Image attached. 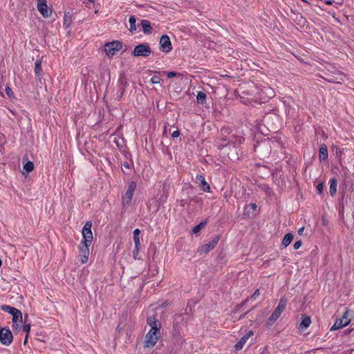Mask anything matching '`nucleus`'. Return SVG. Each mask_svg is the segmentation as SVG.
Returning a JSON list of instances; mask_svg holds the SVG:
<instances>
[{"mask_svg": "<svg viewBox=\"0 0 354 354\" xmlns=\"http://www.w3.org/2000/svg\"><path fill=\"white\" fill-rule=\"evenodd\" d=\"M91 227V221H87L82 228V233L83 239L79 247L80 261L82 263H86L88 259L89 246L91 244L93 238Z\"/></svg>", "mask_w": 354, "mask_h": 354, "instance_id": "nucleus-1", "label": "nucleus"}, {"mask_svg": "<svg viewBox=\"0 0 354 354\" xmlns=\"http://www.w3.org/2000/svg\"><path fill=\"white\" fill-rule=\"evenodd\" d=\"M160 330L150 329L145 337L144 347L151 348L153 347L160 338Z\"/></svg>", "mask_w": 354, "mask_h": 354, "instance_id": "nucleus-2", "label": "nucleus"}, {"mask_svg": "<svg viewBox=\"0 0 354 354\" xmlns=\"http://www.w3.org/2000/svg\"><path fill=\"white\" fill-rule=\"evenodd\" d=\"M151 53V50L148 44L142 43L134 48L132 55L134 57H149Z\"/></svg>", "mask_w": 354, "mask_h": 354, "instance_id": "nucleus-3", "label": "nucleus"}, {"mask_svg": "<svg viewBox=\"0 0 354 354\" xmlns=\"http://www.w3.org/2000/svg\"><path fill=\"white\" fill-rule=\"evenodd\" d=\"M288 303V299L283 297L280 299L277 307L274 309V312L269 317L270 322H275L280 317L283 311L285 310Z\"/></svg>", "mask_w": 354, "mask_h": 354, "instance_id": "nucleus-4", "label": "nucleus"}, {"mask_svg": "<svg viewBox=\"0 0 354 354\" xmlns=\"http://www.w3.org/2000/svg\"><path fill=\"white\" fill-rule=\"evenodd\" d=\"M122 48V44L120 41H113L109 42L104 46V51L109 57H113L121 50Z\"/></svg>", "mask_w": 354, "mask_h": 354, "instance_id": "nucleus-5", "label": "nucleus"}, {"mask_svg": "<svg viewBox=\"0 0 354 354\" xmlns=\"http://www.w3.org/2000/svg\"><path fill=\"white\" fill-rule=\"evenodd\" d=\"M12 334L8 327L0 328V342L2 344L9 346L12 343Z\"/></svg>", "mask_w": 354, "mask_h": 354, "instance_id": "nucleus-6", "label": "nucleus"}, {"mask_svg": "<svg viewBox=\"0 0 354 354\" xmlns=\"http://www.w3.org/2000/svg\"><path fill=\"white\" fill-rule=\"evenodd\" d=\"M136 186L135 181H131L129 183L127 189L122 197V203L124 205H129L131 203Z\"/></svg>", "mask_w": 354, "mask_h": 354, "instance_id": "nucleus-7", "label": "nucleus"}, {"mask_svg": "<svg viewBox=\"0 0 354 354\" xmlns=\"http://www.w3.org/2000/svg\"><path fill=\"white\" fill-rule=\"evenodd\" d=\"M160 50L164 53H168L172 50V45L169 36L162 35L160 39Z\"/></svg>", "mask_w": 354, "mask_h": 354, "instance_id": "nucleus-8", "label": "nucleus"}, {"mask_svg": "<svg viewBox=\"0 0 354 354\" xmlns=\"http://www.w3.org/2000/svg\"><path fill=\"white\" fill-rule=\"evenodd\" d=\"M348 311H346L344 313L342 318L337 319L335 324L331 326L330 330L333 331L347 326L350 323V319H348Z\"/></svg>", "mask_w": 354, "mask_h": 354, "instance_id": "nucleus-9", "label": "nucleus"}, {"mask_svg": "<svg viewBox=\"0 0 354 354\" xmlns=\"http://www.w3.org/2000/svg\"><path fill=\"white\" fill-rule=\"evenodd\" d=\"M219 239H220V236L216 235V236H214L212 239V240L211 241L201 245V248H199L198 251L200 252L207 254L209 252H210L212 249H214L216 247Z\"/></svg>", "mask_w": 354, "mask_h": 354, "instance_id": "nucleus-10", "label": "nucleus"}, {"mask_svg": "<svg viewBox=\"0 0 354 354\" xmlns=\"http://www.w3.org/2000/svg\"><path fill=\"white\" fill-rule=\"evenodd\" d=\"M194 181L198 184V187L202 191L211 192V187L202 174H197Z\"/></svg>", "mask_w": 354, "mask_h": 354, "instance_id": "nucleus-11", "label": "nucleus"}, {"mask_svg": "<svg viewBox=\"0 0 354 354\" xmlns=\"http://www.w3.org/2000/svg\"><path fill=\"white\" fill-rule=\"evenodd\" d=\"M37 8L39 12L44 18L50 17L52 11L47 6L46 1H37Z\"/></svg>", "mask_w": 354, "mask_h": 354, "instance_id": "nucleus-12", "label": "nucleus"}, {"mask_svg": "<svg viewBox=\"0 0 354 354\" xmlns=\"http://www.w3.org/2000/svg\"><path fill=\"white\" fill-rule=\"evenodd\" d=\"M147 323L151 327V330H160L161 323L157 318L156 315L148 317L147 319Z\"/></svg>", "mask_w": 354, "mask_h": 354, "instance_id": "nucleus-13", "label": "nucleus"}, {"mask_svg": "<svg viewBox=\"0 0 354 354\" xmlns=\"http://www.w3.org/2000/svg\"><path fill=\"white\" fill-rule=\"evenodd\" d=\"M254 335L252 330H249L246 334H245L239 341L234 345V349L236 351H240L243 348V346L248 340V339Z\"/></svg>", "mask_w": 354, "mask_h": 354, "instance_id": "nucleus-14", "label": "nucleus"}, {"mask_svg": "<svg viewBox=\"0 0 354 354\" xmlns=\"http://www.w3.org/2000/svg\"><path fill=\"white\" fill-rule=\"evenodd\" d=\"M42 59H43V57H39V59H37L35 63V68H34V72H35V77H36V79L38 80L39 82H41V78H42V67H41V64H42Z\"/></svg>", "mask_w": 354, "mask_h": 354, "instance_id": "nucleus-15", "label": "nucleus"}, {"mask_svg": "<svg viewBox=\"0 0 354 354\" xmlns=\"http://www.w3.org/2000/svg\"><path fill=\"white\" fill-rule=\"evenodd\" d=\"M23 322L22 313L20 310L12 315V326L17 328Z\"/></svg>", "mask_w": 354, "mask_h": 354, "instance_id": "nucleus-16", "label": "nucleus"}, {"mask_svg": "<svg viewBox=\"0 0 354 354\" xmlns=\"http://www.w3.org/2000/svg\"><path fill=\"white\" fill-rule=\"evenodd\" d=\"M140 26H142V31L146 35H149L152 32L153 28L151 26V23L149 20L142 19L140 22Z\"/></svg>", "mask_w": 354, "mask_h": 354, "instance_id": "nucleus-17", "label": "nucleus"}, {"mask_svg": "<svg viewBox=\"0 0 354 354\" xmlns=\"http://www.w3.org/2000/svg\"><path fill=\"white\" fill-rule=\"evenodd\" d=\"M319 159L324 161L328 159V148L324 144L322 145L319 149Z\"/></svg>", "mask_w": 354, "mask_h": 354, "instance_id": "nucleus-18", "label": "nucleus"}, {"mask_svg": "<svg viewBox=\"0 0 354 354\" xmlns=\"http://www.w3.org/2000/svg\"><path fill=\"white\" fill-rule=\"evenodd\" d=\"M293 238H294L293 234H292V233L286 234L282 240L281 248H286L287 246H288L292 241Z\"/></svg>", "mask_w": 354, "mask_h": 354, "instance_id": "nucleus-19", "label": "nucleus"}, {"mask_svg": "<svg viewBox=\"0 0 354 354\" xmlns=\"http://www.w3.org/2000/svg\"><path fill=\"white\" fill-rule=\"evenodd\" d=\"M330 187H329V192L331 196H334L337 192V182L336 178H332L330 179L329 181Z\"/></svg>", "mask_w": 354, "mask_h": 354, "instance_id": "nucleus-20", "label": "nucleus"}, {"mask_svg": "<svg viewBox=\"0 0 354 354\" xmlns=\"http://www.w3.org/2000/svg\"><path fill=\"white\" fill-rule=\"evenodd\" d=\"M1 309L3 311L8 313L9 314L12 315V316L16 314V313L19 310L17 308L8 305H2L1 306Z\"/></svg>", "mask_w": 354, "mask_h": 354, "instance_id": "nucleus-21", "label": "nucleus"}, {"mask_svg": "<svg viewBox=\"0 0 354 354\" xmlns=\"http://www.w3.org/2000/svg\"><path fill=\"white\" fill-rule=\"evenodd\" d=\"M310 324H311L310 317H308V316H304V317H302V320H301V322L300 323L299 327L301 329L307 328L308 327H309Z\"/></svg>", "mask_w": 354, "mask_h": 354, "instance_id": "nucleus-22", "label": "nucleus"}, {"mask_svg": "<svg viewBox=\"0 0 354 354\" xmlns=\"http://www.w3.org/2000/svg\"><path fill=\"white\" fill-rule=\"evenodd\" d=\"M129 22L130 24L129 31L131 32H134L136 30V18L134 15H131L129 19Z\"/></svg>", "mask_w": 354, "mask_h": 354, "instance_id": "nucleus-23", "label": "nucleus"}, {"mask_svg": "<svg viewBox=\"0 0 354 354\" xmlns=\"http://www.w3.org/2000/svg\"><path fill=\"white\" fill-rule=\"evenodd\" d=\"M196 101L198 104H204L206 101V94L203 91H198L196 95Z\"/></svg>", "mask_w": 354, "mask_h": 354, "instance_id": "nucleus-24", "label": "nucleus"}, {"mask_svg": "<svg viewBox=\"0 0 354 354\" xmlns=\"http://www.w3.org/2000/svg\"><path fill=\"white\" fill-rule=\"evenodd\" d=\"M72 23V17L68 14H66L64 17V23L63 25L65 28H68Z\"/></svg>", "mask_w": 354, "mask_h": 354, "instance_id": "nucleus-25", "label": "nucleus"}, {"mask_svg": "<svg viewBox=\"0 0 354 354\" xmlns=\"http://www.w3.org/2000/svg\"><path fill=\"white\" fill-rule=\"evenodd\" d=\"M207 224V221L201 222L198 225L194 227L192 229V233L193 234H197L200 232V230L205 227V225Z\"/></svg>", "mask_w": 354, "mask_h": 354, "instance_id": "nucleus-26", "label": "nucleus"}, {"mask_svg": "<svg viewBox=\"0 0 354 354\" xmlns=\"http://www.w3.org/2000/svg\"><path fill=\"white\" fill-rule=\"evenodd\" d=\"M34 169V164L31 161H28L26 164L24 165V169L29 174Z\"/></svg>", "mask_w": 354, "mask_h": 354, "instance_id": "nucleus-27", "label": "nucleus"}, {"mask_svg": "<svg viewBox=\"0 0 354 354\" xmlns=\"http://www.w3.org/2000/svg\"><path fill=\"white\" fill-rule=\"evenodd\" d=\"M28 318V315L26 314L24 316V325L23 326V330L26 332V334H28L30 331V324H26V321Z\"/></svg>", "mask_w": 354, "mask_h": 354, "instance_id": "nucleus-28", "label": "nucleus"}, {"mask_svg": "<svg viewBox=\"0 0 354 354\" xmlns=\"http://www.w3.org/2000/svg\"><path fill=\"white\" fill-rule=\"evenodd\" d=\"M329 81L333 83L341 84L342 82H344V75L342 73H339L338 75V77H336L335 79H331Z\"/></svg>", "mask_w": 354, "mask_h": 354, "instance_id": "nucleus-29", "label": "nucleus"}, {"mask_svg": "<svg viewBox=\"0 0 354 354\" xmlns=\"http://www.w3.org/2000/svg\"><path fill=\"white\" fill-rule=\"evenodd\" d=\"M324 190V183H319L316 186V192L318 194H322Z\"/></svg>", "mask_w": 354, "mask_h": 354, "instance_id": "nucleus-30", "label": "nucleus"}, {"mask_svg": "<svg viewBox=\"0 0 354 354\" xmlns=\"http://www.w3.org/2000/svg\"><path fill=\"white\" fill-rule=\"evenodd\" d=\"M6 91V93L7 94V95L9 97H13L14 96V93L12 90V88L9 86H7L5 89Z\"/></svg>", "mask_w": 354, "mask_h": 354, "instance_id": "nucleus-31", "label": "nucleus"}, {"mask_svg": "<svg viewBox=\"0 0 354 354\" xmlns=\"http://www.w3.org/2000/svg\"><path fill=\"white\" fill-rule=\"evenodd\" d=\"M151 82L152 84H159L160 82V78L158 77V76H153L151 78Z\"/></svg>", "mask_w": 354, "mask_h": 354, "instance_id": "nucleus-32", "label": "nucleus"}, {"mask_svg": "<svg viewBox=\"0 0 354 354\" xmlns=\"http://www.w3.org/2000/svg\"><path fill=\"white\" fill-rule=\"evenodd\" d=\"M133 240L140 239L139 234L140 233V230L139 229H136L133 231Z\"/></svg>", "mask_w": 354, "mask_h": 354, "instance_id": "nucleus-33", "label": "nucleus"}, {"mask_svg": "<svg viewBox=\"0 0 354 354\" xmlns=\"http://www.w3.org/2000/svg\"><path fill=\"white\" fill-rule=\"evenodd\" d=\"M302 245V241L301 240L297 241L294 245L293 248L295 250H298Z\"/></svg>", "mask_w": 354, "mask_h": 354, "instance_id": "nucleus-34", "label": "nucleus"}, {"mask_svg": "<svg viewBox=\"0 0 354 354\" xmlns=\"http://www.w3.org/2000/svg\"><path fill=\"white\" fill-rule=\"evenodd\" d=\"M260 295V291L259 289H257L251 295L250 298L253 299H256Z\"/></svg>", "mask_w": 354, "mask_h": 354, "instance_id": "nucleus-35", "label": "nucleus"}, {"mask_svg": "<svg viewBox=\"0 0 354 354\" xmlns=\"http://www.w3.org/2000/svg\"><path fill=\"white\" fill-rule=\"evenodd\" d=\"M140 249L134 248L133 250V257L135 259H139L140 258L138 257L139 254Z\"/></svg>", "mask_w": 354, "mask_h": 354, "instance_id": "nucleus-36", "label": "nucleus"}, {"mask_svg": "<svg viewBox=\"0 0 354 354\" xmlns=\"http://www.w3.org/2000/svg\"><path fill=\"white\" fill-rule=\"evenodd\" d=\"M177 75H178V73L174 71H169V72L167 73V76L168 78H172V77H176Z\"/></svg>", "mask_w": 354, "mask_h": 354, "instance_id": "nucleus-37", "label": "nucleus"}, {"mask_svg": "<svg viewBox=\"0 0 354 354\" xmlns=\"http://www.w3.org/2000/svg\"><path fill=\"white\" fill-rule=\"evenodd\" d=\"M135 243V248L140 249V239L133 240Z\"/></svg>", "mask_w": 354, "mask_h": 354, "instance_id": "nucleus-38", "label": "nucleus"}, {"mask_svg": "<svg viewBox=\"0 0 354 354\" xmlns=\"http://www.w3.org/2000/svg\"><path fill=\"white\" fill-rule=\"evenodd\" d=\"M179 136H180V131H179L178 130L174 131L172 133V134H171V136H172L174 138H178Z\"/></svg>", "mask_w": 354, "mask_h": 354, "instance_id": "nucleus-39", "label": "nucleus"}, {"mask_svg": "<svg viewBox=\"0 0 354 354\" xmlns=\"http://www.w3.org/2000/svg\"><path fill=\"white\" fill-rule=\"evenodd\" d=\"M249 207H250L253 211H255L257 208V205H256V203H250L249 205Z\"/></svg>", "mask_w": 354, "mask_h": 354, "instance_id": "nucleus-40", "label": "nucleus"}, {"mask_svg": "<svg viewBox=\"0 0 354 354\" xmlns=\"http://www.w3.org/2000/svg\"><path fill=\"white\" fill-rule=\"evenodd\" d=\"M122 166L124 167L127 169H130L131 168V164L129 162H124L122 164Z\"/></svg>", "mask_w": 354, "mask_h": 354, "instance_id": "nucleus-41", "label": "nucleus"}, {"mask_svg": "<svg viewBox=\"0 0 354 354\" xmlns=\"http://www.w3.org/2000/svg\"><path fill=\"white\" fill-rule=\"evenodd\" d=\"M124 92V87L123 86L121 88V92H120V94H119V99H118V101L121 100L120 98L122 97Z\"/></svg>", "mask_w": 354, "mask_h": 354, "instance_id": "nucleus-42", "label": "nucleus"}, {"mask_svg": "<svg viewBox=\"0 0 354 354\" xmlns=\"http://www.w3.org/2000/svg\"><path fill=\"white\" fill-rule=\"evenodd\" d=\"M334 1L333 0H327L325 1V3L326 5H332Z\"/></svg>", "mask_w": 354, "mask_h": 354, "instance_id": "nucleus-43", "label": "nucleus"}, {"mask_svg": "<svg viewBox=\"0 0 354 354\" xmlns=\"http://www.w3.org/2000/svg\"><path fill=\"white\" fill-rule=\"evenodd\" d=\"M120 85H123L124 84V86L127 84V82L124 80H122V79L120 80Z\"/></svg>", "mask_w": 354, "mask_h": 354, "instance_id": "nucleus-44", "label": "nucleus"}, {"mask_svg": "<svg viewBox=\"0 0 354 354\" xmlns=\"http://www.w3.org/2000/svg\"><path fill=\"white\" fill-rule=\"evenodd\" d=\"M304 230V227H301L299 229L298 233L301 235V234H302Z\"/></svg>", "mask_w": 354, "mask_h": 354, "instance_id": "nucleus-45", "label": "nucleus"}, {"mask_svg": "<svg viewBox=\"0 0 354 354\" xmlns=\"http://www.w3.org/2000/svg\"><path fill=\"white\" fill-rule=\"evenodd\" d=\"M28 334H26V337H25V340H24V344H26L27 340H28Z\"/></svg>", "mask_w": 354, "mask_h": 354, "instance_id": "nucleus-46", "label": "nucleus"}, {"mask_svg": "<svg viewBox=\"0 0 354 354\" xmlns=\"http://www.w3.org/2000/svg\"><path fill=\"white\" fill-rule=\"evenodd\" d=\"M89 2L94 3V0H88Z\"/></svg>", "mask_w": 354, "mask_h": 354, "instance_id": "nucleus-47", "label": "nucleus"}, {"mask_svg": "<svg viewBox=\"0 0 354 354\" xmlns=\"http://www.w3.org/2000/svg\"><path fill=\"white\" fill-rule=\"evenodd\" d=\"M242 140H243V139L240 138V139L239 140V143H241V142H242Z\"/></svg>", "mask_w": 354, "mask_h": 354, "instance_id": "nucleus-48", "label": "nucleus"}, {"mask_svg": "<svg viewBox=\"0 0 354 354\" xmlns=\"http://www.w3.org/2000/svg\"><path fill=\"white\" fill-rule=\"evenodd\" d=\"M1 265H2V261H1V259H0V267L1 266Z\"/></svg>", "mask_w": 354, "mask_h": 354, "instance_id": "nucleus-49", "label": "nucleus"}, {"mask_svg": "<svg viewBox=\"0 0 354 354\" xmlns=\"http://www.w3.org/2000/svg\"><path fill=\"white\" fill-rule=\"evenodd\" d=\"M98 12V10H95V13L97 14Z\"/></svg>", "mask_w": 354, "mask_h": 354, "instance_id": "nucleus-50", "label": "nucleus"}, {"mask_svg": "<svg viewBox=\"0 0 354 354\" xmlns=\"http://www.w3.org/2000/svg\"><path fill=\"white\" fill-rule=\"evenodd\" d=\"M248 299H249V298L246 299L244 302L245 303L247 302L248 301Z\"/></svg>", "mask_w": 354, "mask_h": 354, "instance_id": "nucleus-51", "label": "nucleus"}, {"mask_svg": "<svg viewBox=\"0 0 354 354\" xmlns=\"http://www.w3.org/2000/svg\"><path fill=\"white\" fill-rule=\"evenodd\" d=\"M192 201H196V200L194 198H192Z\"/></svg>", "mask_w": 354, "mask_h": 354, "instance_id": "nucleus-52", "label": "nucleus"}, {"mask_svg": "<svg viewBox=\"0 0 354 354\" xmlns=\"http://www.w3.org/2000/svg\"><path fill=\"white\" fill-rule=\"evenodd\" d=\"M302 1H304V2H308V1H306V0H302Z\"/></svg>", "mask_w": 354, "mask_h": 354, "instance_id": "nucleus-53", "label": "nucleus"}]
</instances>
